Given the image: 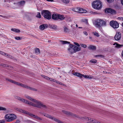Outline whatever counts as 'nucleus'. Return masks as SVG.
Listing matches in <instances>:
<instances>
[{
	"label": "nucleus",
	"mask_w": 123,
	"mask_h": 123,
	"mask_svg": "<svg viewBox=\"0 0 123 123\" xmlns=\"http://www.w3.org/2000/svg\"><path fill=\"white\" fill-rule=\"evenodd\" d=\"M25 97L28 99L32 101H33L36 103V104H34L31 102L32 104H31V105L28 104L29 105L38 108H40L41 107L43 108H46L45 105H43L40 101H37L35 99L32 98L30 97L27 95H25Z\"/></svg>",
	"instance_id": "1"
},
{
	"label": "nucleus",
	"mask_w": 123,
	"mask_h": 123,
	"mask_svg": "<svg viewBox=\"0 0 123 123\" xmlns=\"http://www.w3.org/2000/svg\"><path fill=\"white\" fill-rule=\"evenodd\" d=\"M107 22L106 20H103L99 19H96L95 22L96 26L97 28L105 26L106 25Z\"/></svg>",
	"instance_id": "2"
},
{
	"label": "nucleus",
	"mask_w": 123,
	"mask_h": 123,
	"mask_svg": "<svg viewBox=\"0 0 123 123\" xmlns=\"http://www.w3.org/2000/svg\"><path fill=\"white\" fill-rule=\"evenodd\" d=\"M5 118L7 122H10L16 119L17 117L13 114H8L5 116Z\"/></svg>",
	"instance_id": "3"
},
{
	"label": "nucleus",
	"mask_w": 123,
	"mask_h": 123,
	"mask_svg": "<svg viewBox=\"0 0 123 123\" xmlns=\"http://www.w3.org/2000/svg\"><path fill=\"white\" fill-rule=\"evenodd\" d=\"M102 2L98 0H96L92 3V6L93 8L96 9H100L102 7Z\"/></svg>",
	"instance_id": "4"
},
{
	"label": "nucleus",
	"mask_w": 123,
	"mask_h": 123,
	"mask_svg": "<svg viewBox=\"0 0 123 123\" xmlns=\"http://www.w3.org/2000/svg\"><path fill=\"white\" fill-rule=\"evenodd\" d=\"M41 14L44 18L49 20L51 18V14L50 12L47 10H43L41 12Z\"/></svg>",
	"instance_id": "5"
},
{
	"label": "nucleus",
	"mask_w": 123,
	"mask_h": 123,
	"mask_svg": "<svg viewBox=\"0 0 123 123\" xmlns=\"http://www.w3.org/2000/svg\"><path fill=\"white\" fill-rule=\"evenodd\" d=\"M110 24L114 29L117 28L119 27V24L116 21L112 20L110 21Z\"/></svg>",
	"instance_id": "6"
},
{
	"label": "nucleus",
	"mask_w": 123,
	"mask_h": 123,
	"mask_svg": "<svg viewBox=\"0 0 123 123\" xmlns=\"http://www.w3.org/2000/svg\"><path fill=\"white\" fill-rule=\"evenodd\" d=\"M15 98L21 101L22 102H23L25 103L30 105H31L30 104H32L31 102L23 98H22L19 97L17 96Z\"/></svg>",
	"instance_id": "7"
},
{
	"label": "nucleus",
	"mask_w": 123,
	"mask_h": 123,
	"mask_svg": "<svg viewBox=\"0 0 123 123\" xmlns=\"http://www.w3.org/2000/svg\"><path fill=\"white\" fill-rule=\"evenodd\" d=\"M121 37V33L120 32H117L115 35L114 38L115 40L117 41L120 40Z\"/></svg>",
	"instance_id": "8"
},
{
	"label": "nucleus",
	"mask_w": 123,
	"mask_h": 123,
	"mask_svg": "<svg viewBox=\"0 0 123 123\" xmlns=\"http://www.w3.org/2000/svg\"><path fill=\"white\" fill-rule=\"evenodd\" d=\"M105 12L106 13H110L111 14L115 13H116V11L110 8L106 9L105 10Z\"/></svg>",
	"instance_id": "9"
},
{
	"label": "nucleus",
	"mask_w": 123,
	"mask_h": 123,
	"mask_svg": "<svg viewBox=\"0 0 123 123\" xmlns=\"http://www.w3.org/2000/svg\"><path fill=\"white\" fill-rule=\"evenodd\" d=\"M84 118L87 120L92 122L93 123H101L100 122L94 119L93 120V119H92L90 118H89L88 117H85Z\"/></svg>",
	"instance_id": "10"
},
{
	"label": "nucleus",
	"mask_w": 123,
	"mask_h": 123,
	"mask_svg": "<svg viewBox=\"0 0 123 123\" xmlns=\"http://www.w3.org/2000/svg\"><path fill=\"white\" fill-rule=\"evenodd\" d=\"M16 110L20 112L24 113L28 116H29L30 114V113L27 111H26L24 110L18 108H17Z\"/></svg>",
	"instance_id": "11"
},
{
	"label": "nucleus",
	"mask_w": 123,
	"mask_h": 123,
	"mask_svg": "<svg viewBox=\"0 0 123 123\" xmlns=\"http://www.w3.org/2000/svg\"><path fill=\"white\" fill-rule=\"evenodd\" d=\"M48 26L47 24H44L40 25L39 28L42 31L44 29L46 28Z\"/></svg>",
	"instance_id": "12"
},
{
	"label": "nucleus",
	"mask_w": 123,
	"mask_h": 123,
	"mask_svg": "<svg viewBox=\"0 0 123 123\" xmlns=\"http://www.w3.org/2000/svg\"><path fill=\"white\" fill-rule=\"evenodd\" d=\"M29 116H31V117H32L34 118H35L38 120H42V119L40 118L32 113H30V114Z\"/></svg>",
	"instance_id": "13"
},
{
	"label": "nucleus",
	"mask_w": 123,
	"mask_h": 123,
	"mask_svg": "<svg viewBox=\"0 0 123 123\" xmlns=\"http://www.w3.org/2000/svg\"><path fill=\"white\" fill-rule=\"evenodd\" d=\"M29 116H31V117H32L34 118H35L38 120H42V119L40 118L32 113H30V114Z\"/></svg>",
	"instance_id": "14"
},
{
	"label": "nucleus",
	"mask_w": 123,
	"mask_h": 123,
	"mask_svg": "<svg viewBox=\"0 0 123 123\" xmlns=\"http://www.w3.org/2000/svg\"><path fill=\"white\" fill-rule=\"evenodd\" d=\"M62 112L63 113L66 114L68 116H75V114L74 115V114H73L72 113H70V112L65 111H62Z\"/></svg>",
	"instance_id": "15"
},
{
	"label": "nucleus",
	"mask_w": 123,
	"mask_h": 123,
	"mask_svg": "<svg viewBox=\"0 0 123 123\" xmlns=\"http://www.w3.org/2000/svg\"><path fill=\"white\" fill-rule=\"evenodd\" d=\"M58 14H53L52 15V18L54 20L58 19Z\"/></svg>",
	"instance_id": "16"
},
{
	"label": "nucleus",
	"mask_w": 123,
	"mask_h": 123,
	"mask_svg": "<svg viewBox=\"0 0 123 123\" xmlns=\"http://www.w3.org/2000/svg\"><path fill=\"white\" fill-rule=\"evenodd\" d=\"M73 49L74 53H75L80 51L81 49V48L80 47H78L75 45L74 46Z\"/></svg>",
	"instance_id": "17"
},
{
	"label": "nucleus",
	"mask_w": 123,
	"mask_h": 123,
	"mask_svg": "<svg viewBox=\"0 0 123 123\" xmlns=\"http://www.w3.org/2000/svg\"><path fill=\"white\" fill-rule=\"evenodd\" d=\"M73 74L79 77L80 78H81L82 77V74L79 73L77 72L74 73H73Z\"/></svg>",
	"instance_id": "18"
},
{
	"label": "nucleus",
	"mask_w": 123,
	"mask_h": 123,
	"mask_svg": "<svg viewBox=\"0 0 123 123\" xmlns=\"http://www.w3.org/2000/svg\"><path fill=\"white\" fill-rule=\"evenodd\" d=\"M48 27H49L50 28H51L52 29H56L57 28V26L56 25H49L48 26Z\"/></svg>",
	"instance_id": "19"
},
{
	"label": "nucleus",
	"mask_w": 123,
	"mask_h": 123,
	"mask_svg": "<svg viewBox=\"0 0 123 123\" xmlns=\"http://www.w3.org/2000/svg\"><path fill=\"white\" fill-rule=\"evenodd\" d=\"M58 19H60L61 20H63L65 18V17L63 15H61L59 14H58Z\"/></svg>",
	"instance_id": "20"
},
{
	"label": "nucleus",
	"mask_w": 123,
	"mask_h": 123,
	"mask_svg": "<svg viewBox=\"0 0 123 123\" xmlns=\"http://www.w3.org/2000/svg\"><path fill=\"white\" fill-rule=\"evenodd\" d=\"M116 44L115 46L117 48H120L122 47L123 46V45L120 44H118L117 43H114L113 44V45H114Z\"/></svg>",
	"instance_id": "21"
},
{
	"label": "nucleus",
	"mask_w": 123,
	"mask_h": 123,
	"mask_svg": "<svg viewBox=\"0 0 123 123\" xmlns=\"http://www.w3.org/2000/svg\"><path fill=\"white\" fill-rule=\"evenodd\" d=\"M83 77L85 78L91 79L92 78V76L91 75H86L82 74V77Z\"/></svg>",
	"instance_id": "22"
},
{
	"label": "nucleus",
	"mask_w": 123,
	"mask_h": 123,
	"mask_svg": "<svg viewBox=\"0 0 123 123\" xmlns=\"http://www.w3.org/2000/svg\"><path fill=\"white\" fill-rule=\"evenodd\" d=\"M25 1L24 0L18 2V4L19 6H22L25 3Z\"/></svg>",
	"instance_id": "23"
},
{
	"label": "nucleus",
	"mask_w": 123,
	"mask_h": 123,
	"mask_svg": "<svg viewBox=\"0 0 123 123\" xmlns=\"http://www.w3.org/2000/svg\"><path fill=\"white\" fill-rule=\"evenodd\" d=\"M11 31H14L15 33L19 32L20 31V30L18 29L15 28H12L11 29Z\"/></svg>",
	"instance_id": "24"
},
{
	"label": "nucleus",
	"mask_w": 123,
	"mask_h": 123,
	"mask_svg": "<svg viewBox=\"0 0 123 123\" xmlns=\"http://www.w3.org/2000/svg\"><path fill=\"white\" fill-rule=\"evenodd\" d=\"M88 48L92 50H94L96 49V47L95 46L91 45L88 47Z\"/></svg>",
	"instance_id": "25"
},
{
	"label": "nucleus",
	"mask_w": 123,
	"mask_h": 123,
	"mask_svg": "<svg viewBox=\"0 0 123 123\" xmlns=\"http://www.w3.org/2000/svg\"><path fill=\"white\" fill-rule=\"evenodd\" d=\"M78 9H81V11H79V13H82L84 12H87V11L86 10L82 8H78Z\"/></svg>",
	"instance_id": "26"
},
{
	"label": "nucleus",
	"mask_w": 123,
	"mask_h": 123,
	"mask_svg": "<svg viewBox=\"0 0 123 123\" xmlns=\"http://www.w3.org/2000/svg\"><path fill=\"white\" fill-rule=\"evenodd\" d=\"M20 86L24 88H27L28 89L29 87V86H28L27 85L23 84L22 83H21Z\"/></svg>",
	"instance_id": "27"
},
{
	"label": "nucleus",
	"mask_w": 123,
	"mask_h": 123,
	"mask_svg": "<svg viewBox=\"0 0 123 123\" xmlns=\"http://www.w3.org/2000/svg\"><path fill=\"white\" fill-rule=\"evenodd\" d=\"M61 42L63 44H66L67 43H68L69 44H70V42H68L66 41H61Z\"/></svg>",
	"instance_id": "28"
},
{
	"label": "nucleus",
	"mask_w": 123,
	"mask_h": 123,
	"mask_svg": "<svg viewBox=\"0 0 123 123\" xmlns=\"http://www.w3.org/2000/svg\"><path fill=\"white\" fill-rule=\"evenodd\" d=\"M64 31L65 32H69V30L66 27L64 28Z\"/></svg>",
	"instance_id": "29"
},
{
	"label": "nucleus",
	"mask_w": 123,
	"mask_h": 123,
	"mask_svg": "<svg viewBox=\"0 0 123 123\" xmlns=\"http://www.w3.org/2000/svg\"><path fill=\"white\" fill-rule=\"evenodd\" d=\"M35 53H40V50L38 48L35 49Z\"/></svg>",
	"instance_id": "30"
},
{
	"label": "nucleus",
	"mask_w": 123,
	"mask_h": 123,
	"mask_svg": "<svg viewBox=\"0 0 123 123\" xmlns=\"http://www.w3.org/2000/svg\"><path fill=\"white\" fill-rule=\"evenodd\" d=\"M89 62L92 63H95L97 62V61L95 59H92L90 60Z\"/></svg>",
	"instance_id": "31"
},
{
	"label": "nucleus",
	"mask_w": 123,
	"mask_h": 123,
	"mask_svg": "<svg viewBox=\"0 0 123 123\" xmlns=\"http://www.w3.org/2000/svg\"><path fill=\"white\" fill-rule=\"evenodd\" d=\"M93 33L95 36L97 37H98L99 36V35L98 33L96 32H93Z\"/></svg>",
	"instance_id": "32"
},
{
	"label": "nucleus",
	"mask_w": 123,
	"mask_h": 123,
	"mask_svg": "<svg viewBox=\"0 0 123 123\" xmlns=\"http://www.w3.org/2000/svg\"><path fill=\"white\" fill-rule=\"evenodd\" d=\"M6 80L10 82H11L12 83L14 84L15 81H13L12 80L9 79H8L6 78Z\"/></svg>",
	"instance_id": "33"
},
{
	"label": "nucleus",
	"mask_w": 123,
	"mask_h": 123,
	"mask_svg": "<svg viewBox=\"0 0 123 123\" xmlns=\"http://www.w3.org/2000/svg\"><path fill=\"white\" fill-rule=\"evenodd\" d=\"M36 17L39 18H41V17L40 13L39 12H38L37 13V15L36 16Z\"/></svg>",
	"instance_id": "34"
},
{
	"label": "nucleus",
	"mask_w": 123,
	"mask_h": 123,
	"mask_svg": "<svg viewBox=\"0 0 123 123\" xmlns=\"http://www.w3.org/2000/svg\"><path fill=\"white\" fill-rule=\"evenodd\" d=\"M15 39L17 40H20L22 39V37H15Z\"/></svg>",
	"instance_id": "35"
},
{
	"label": "nucleus",
	"mask_w": 123,
	"mask_h": 123,
	"mask_svg": "<svg viewBox=\"0 0 123 123\" xmlns=\"http://www.w3.org/2000/svg\"><path fill=\"white\" fill-rule=\"evenodd\" d=\"M41 76L43 77L45 79L47 80H49V77L47 76H46L44 75H41Z\"/></svg>",
	"instance_id": "36"
},
{
	"label": "nucleus",
	"mask_w": 123,
	"mask_h": 123,
	"mask_svg": "<svg viewBox=\"0 0 123 123\" xmlns=\"http://www.w3.org/2000/svg\"><path fill=\"white\" fill-rule=\"evenodd\" d=\"M63 2L66 4L68 3L69 2V0H62Z\"/></svg>",
	"instance_id": "37"
},
{
	"label": "nucleus",
	"mask_w": 123,
	"mask_h": 123,
	"mask_svg": "<svg viewBox=\"0 0 123 123\" xmlns=\"http://www.w3.org/2000/svg\"><path fill=\"white\" fill-rule=\"evenodd\" d=\"M70 53L71 54H73L74 53V52L73 50V48H72V49H70V50L69 49V48L68 49Z\"/></svg>",
	"instance_id": "38"
},
{
	"label": "nucleus",
	"mask_w": 123,
	"mask_h": 123,
	"mask_svg": "<svg viewBox=\"0 0 123 123\" xmlns=\"http://www.w3.org/2000/svg\"><path fill=\"white\" fill-rule=\"evenodd\" d=\"M28 89H29V90H33L34 91H37V90L35 88H32V87H31L29 86V87Z\"/></svg>",
	"instance_id": "39"
},
{
	"label": "nucleus",
	"mask_w": 123,
	"mask_h": 123,
	"mask_svg": "<svg viewBox=\"0 0 123 123\" xmlns=\"http://www.w3.org/2000/svg\"><path fill=\"white\" fill-rule=\"evenodd\" d=\"M70 44V47H69V49L70 50V49H72V48H73L74 47V45H73L72 44Z\"/></svg>",
	"instance_id": "40"
},
{
	"label": "nucleus",
	"mask_w": 123,
	"mask_h": 123,
	"mask_svg": "<svg viewBox=\"0 0 123 123\" xmlns=\"http://www.w3.org/2000/svg\"><path fill=\"white\" fill-rule=\"evenodd\" d=\"M0 54H1L3 55H4L5 56H6V55H7V53H6L2 51H0Z\"/></svg>",
	"instance_id": "41"
},
{
	"label": "nucleus",
	"mask_w": 123,
	"mask_h": 123,
	"mask_svg": "<svg viewBox=\"0 0 123 123\" xmlns=\"http://www.w3.org/2000/svg\"><path fill=\"white\" fill-rule=\"evenodd\" d=\"M6 110V109L4 107L0 106V110H3V111H5Z\"/></svg>",
	"instance_id": "42"
},
{
	"label": "nucleus",
	"mask_w": 123,
	"mask_h": 123,
	"mask_svg": "<svg viewBox=\"0 0 123 123\" xmlns=\"http://www.w3.org/2000/svg\"><path fill=\"white\" fill-rule=\"evenodd\" d=\"M14 84H16L17 85H18V86H20L21 83H20L19 82H17L15 81Z\"/></svg>",
	"instance_id": "43"
},
{
	"label": "nucleus",
	"mask_w": 123,
	"mask_h": 123,
	"mask_svg": "<svg viewBox=\"0 0 123 123\" xmlns=\"http://www.w3.org/2000/svg\"><path fill=\"white\" fill-rule=\"evenodd\" d=\"M27 123H33L34 122H33L30 120H28L26 121Z\"/></svg>",
	"instance_id": "44"
},
{
	"label": "nucleus",
	"mask_w": 123,
	"mask_h": 123,
	"mask_svg": "<svg viewBox=\"0 0 123 123\" xmlns=\"http://www.w3.org/2000/svg\"><path fill=\"white\" fill-rule=\"evenodd\" d=\"M80 45L81 47L84 48H86L87 47V46L86 45L80 44Z\"/></svg>",
	"instance_id": "45"
},
{
	"label": "nucleus",
	"mask_w": 123,
	"mask_h": 123,
	"mask_svg": "<svg viewBox=\"0 0 123 123\" xmlns=\"http://www.w3.org/2000/svg\"><path fill=\"white\" fill-rule=\"evenodd\" d=\"M80 8V7H77L76 8V11H77V12H79V11H81V9H78V8Z\"/></svg>",
	"instance_id": "46"
},
{
	"label": "nucleus",
	"mask_w": 123,
	"mask_h": 123,
	"mask_svg": "<svg viewBox=\"0 0 123 123\" xmlns=\"http://www.w3.org/2000/svg\"><path fill=\"white\" fill-rule=\"evenodd\" d=\"M55 82H56L57 83L59 84H61L62 83L60 81L56 80H55Z\"/></svg>",
	"instance_id": "47"
},
{
	"label": "nucleus",
	"mask_w": 123,
	"mask_h": 123,
	"mask_svg": "<svg viewBox=\"0 0 123 123\" xmlns=\"http://www.w3.org/2000/svg\"><path fill=\"white\" fill-rule=\"evenodd\" d=\"M109 3H111L113 2L114 0H106Z\"/></svg>",
	"instance_id": "48"
},
{
	"label": "nucleus",
	"mask_w": 123,
	"mask_h": 123,
	"mask_svg": "<svg viewBox=\"0 0 123 123\" xmlns=\"http://www.w3.org/2000/svg\"><path fill=\"white\" fill-rule=\"evenodd\" d=\"M74 44H75L76 46H78V47H79L80 46V44L78 43H77L76 42H74Z\"/></svg>",
	"instance_id": "49"
},
{
	"label": "nucleus",
	"mask_w": 123,
	"mask_h": 123,
	"mask_svg": "<svg viewBox=\"0 0 123 123\" xmlns=\"http://www.w3.org/2000/svg\"><path fill=\"white\" fill-rule=\"evenodd\" d=\"M83 33L86 36H87L88 35L87 32H86V31H84L83 32Z\"/></svg>",
	"instance_id": "50"
},
{
	"label": "nucleus",
	"mask_w": 123,
	"mask_h": 123,
	"mask_svg": "<svg viewBox=\"0 0 123 123\" xmlns=\"http://www.w3.org/2000/svg\"><path fill=\"white\" fill-rule=\"evenodd\" d=\"M6 56H7L9 58H10L11 57V55H9L7 53V55H6Z\"/></svg>",
	"instance_id": "51"
},
{
	"label": "nucleus",
	"mask_w": 123,
	"mask_h": 123,
	"mask_svg": "<svg viewBox=\"0 0 123 123\" xmlns=\"http://www.w3.org/2000/svg\"><path fill=\"white\" fill-rule=\"evenodd\" d=\"M95 57H104V56H103L101 55H96L95 56Z\"/></svg>",
	"instance_id": "52"
},
{
	"label": "nucleus",
	"mask_w": 123,
	"mask_h": 123,
	"mask_svg": "<svg viewBox=\"0 0 123 123\" xmlns=\"http://www.w3.org/2000/svg\"><path fill=\"white\" fill-rule=\"evenodd\" d=\"M0 123H5V121L4 120H0Z\"/></svg>",
	"instance_id": "53"
},
{
	"label": "nucleus",
	"mask_w": 123,
	"mask_h": 123,
	"mask_svg": "<svg viewBox=\"0 0 123 123\" xmlns=\"http://www.w3.org/2000/svg\"><path fill=\"white\" fill-rule=\"evenodd\" d=\"M20 122L18 120H16L15 123H20Z\"/></svg>",
	"instance_id": "54"
},
{
	"label": "nucleus",
	"mask_w": 123,
	"mask_h": 123,
	"mask_svg": "<svg viewBox=\"0 0 123 123\" xmlns=\"http://www.w3.org/2000/svg\"><path fill=\"white\" fill-rule=\"evenodd\" d=\"M53 79H52V78H50L49 77V80L52 81V80Z\"/></svg>",
	"instance_id": "55"
},
{
	"label": "nucleus",
	"mask_w": 123,
	"mask_h": 123,
	"mask_svg": "<svg viewBox=\"0 0 123 123\" xmlns=\"http://www.w3.org/2000/svg\"><path fill=\"white\" fill-rule=\"evenodd\" d=\"M10 58H11L12 59H15V58L14 57L12 56H11V57Z\"/></svg>",
	"instance_id": "56"
},
{
	"label": "nucleus",
	"mask_w": 123,
	"mask_h": 123,
	"mask_svg": "<svg viewBox=\"0 0 123 123\" xmlns=\"http://www.w3.org/2000/svg\"><path fill=\"white\" fill-rule=\"evenodd\" d=\"M55 80H55V79H53L52 80V81L55 82Z\"/></svg>",
	"instance_id": "57"
},
{
	"label": "nucleus",
	"mask_w": 123,
	"mask_h": 123,
	"mask_svg": "<svg viewBox=\"0 0 123 123\" xmlns=\"http://www.w3.org/2000/svg\"><path fill=\"white\" fill-rule=\"evenodd\" d=\"M121 4L123 5V0H121Z\"/></svg>",
	"instance_id": "58"
},
{
	"label": "nucleus",
	"mask_w": 123,
	"mask_h": 123,
	"mask_svg": "<svg viewBox=\"0 0 123 123\" xmlns=\"http://www.w3.org/2000/svg\"><path fill=\"white\" fill-rule=\"evenodd\" d=\"M121 55L122 57H123V50H122L121 53Z\"/></svg>",
	"instance_id": "59"
},
{
	"label": "nucleus",
	"mask_w": 123,
	"mask_h": 123,
	"mask_svg": "<svg viewBox=\"0 0 123 123\" xmlns=\"http://www.w3.org/2000/svg\"><path fill=\"white\" fill-rule=\"evenodd\" d=\"M46 0L48 1H53V0Z\"/></svg>",
	"instance_id": "60"
},
{
	"label": "nucleus",
	"mask_w": 123,
	"mask_h": 123,
	"mask_svg": "<svg viewBox=\"0 0 123 123\" xmlns=\"http://www.w3.org/2000/svg\"><path fill=\"white\" fill-rule=\"evenodd\" d=\"M89 38L91 40H92V37H91L89 36Z\"/></svg>",
	"instance_id": "61"
},
{
	"label": "nucleus",
	"mask_w": 123,
	"mask_h": 123,
	"mask_svg": "<svg viewBox=\"0 0 123 123\" xmlns=\"http://www.w3.org/2000/svg\"><path fill=\"white\" fill-rule=\"evenodd\" d=\"M2 66L4 67H6V65L4 64H3L2 65Z\"/></svg>",
	"instance_id": "62"
},
{
	"label": "nucleus",
	"mask_w": 123,
	"mask_h": 123,
	"mask_svg": "<svg viewBox=\"0 0 123 123\" xmlns=\"http://www.w3.org/2000/svg\"><path fill=\"white\" fill-rule=\"evenodd\" d=\"M0 16L2 17H3V16L2 15H0Z\"/></svg>",
	"instance_id": "63"
},
{
	"label": "nucleus",
	"mask_w": 123,
	"mask_h": 123,
	"mask_svg": "<svg viewBox=\"0 0 123 123\" xmlns=\"http://www.w3.org/2000/svg\"><path fill=\"white\" fill-rule=\"evenodd\" d=\"M87 123H90V122H87Z\"/></svg>",
	"instance_id": "64"
}]
</instances>
